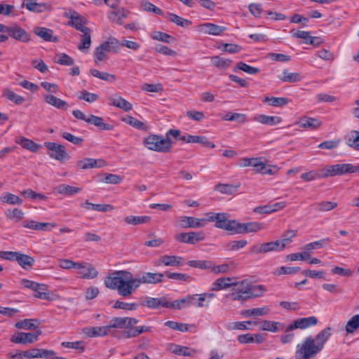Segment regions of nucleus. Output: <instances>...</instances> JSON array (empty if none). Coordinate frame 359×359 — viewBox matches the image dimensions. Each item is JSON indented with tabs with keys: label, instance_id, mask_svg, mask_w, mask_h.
<instances>
[{
	"label": "nucleus",
	"instance_id": "62",
	"mask_svg": "<svg viewBox=\"0 0 359 359\" xmlns=\"http://www.w3.org/2000/svg\"><path fill=\"white\" fill-rule=\"evenodd\" d=\"M165 325L170 327L172 330H178L180 332H187L189 331V325L186 323H180L175 321H167L165 323Z\"/></svg>",
	"mask_w": 359,
	"mask_h": 359
},
{
	"label": "nucleus",
	"instance_id": "64",
	"mask_svg": "<svg viewBox=\"0 0 359 359\" xmlns=\"http://www.w3.org/2000/svg\"><path fill=\"white\" fill-rule=\"evenodd\" d=\"M189 266L201 269H210L211 268V262L205 260H191L187 262Z\"/></svg>",
	"mask_w": 359,
	"mask_h": 359
},
{
	"label": "nucleus",
	"instance_id": "16",
	"mask_svg": "<svg viewBox=\"0 0 359 359\" xmlns=\"http://www.w3.org/2000/svg\"><path fill=\"white\" fill-rule=\"evenodd\" d=\"M138 323V320L135 318H114L111 319V323L108 325L109 330L111 328L127 329L132 327Z\"/></svg>",
	"mask_w": 359,
	"mask_h": 359
},
{
	"label": "nucleus",
	"instance_id": "44",
	"mask_svg": "<svg viewBox=\"0 0 359 359\" xmlns=\"http://www.w3.org/2000/svg\"><path fill=\"white\" fill-rule=\"evenodd\" d=\"M149 36L153 40L166 43H171L175 41V38L170 34L156 30L150 32Z\"/></svg>",
	"mask_w": 359,
	"mask_h": 359
},
{
	"label": "nucleus",
	"instance_id": "51",
	"mask_svg": "<svg viewBox=\"0 0 359 359\" xmlns=\"http://www.w3.org/2000/svg\"><path fill=\"white\" fill-rule=\"evenodd\" d=\"M168 301L165 298L148 297L144 302V305L148 308L157 309L159 306L165 307Z\"/></svg>",
	"mask_w": 359,
	"mask_h": 359
},
{
	"label": "nucleus",
	"instance_id": "37",
	"mask_svg": "<svg viewBox=\"0 0 359 359\" xmlns=\"http://www.w3.org/2000/svg\"><path fill=\"white\" fill-rule=\"evenodd\" d=\"M236 265V263L233 261H229L217 266H215L211 263L210 271L214 273H224L234 270Z\"/></svg>",
	"mask_w": 359,
	"mask_h": 359
},
{
	"label": "nucleus",
	"instance_id": "53",
	"mask_svg": "<svg viewBox=\"0 0 359 359\" xmlns=\"http://www.w3.org/2000/svg\"><path fill=\"white\" fill-rule=\"evenodd\" d=\"M50 350L33 348L25 351L26 358H47Z\"/></svg>",
	"mask_w": 359,
	"mask_h": 359
},
{
	"label": "nucleus",
	"instance_id": "20",
	"mask_svg": "<svg viewBox=\"0 0 359 359\" xmlns=\"http://www.w3.org/2000/svg\"><path fill=\"white\" fill-rule=\"evenodd\" d=\"M163 274L161 273H144L141 276L136 277L137 288L142 283L156 284L162 282Z\"/></svg>",
	"mask_w": 359,
	"mask_h": 359
},
{
	"label": "nucleus",
	"instance_id": "39",
	"mask_svg": "<svg viewBox=\"0 0 359 359\" xmlns=\"http://www.w3.org/2000/svg\"><path fill=\"white\" fill-rule=\"evenodd\" d=\"M165 308L181 310L184 308L190 306V299L189 295L185 297L177 299L175 301H168V303L165 304Z\"/></svg>",
	"mask_w": 359,
	"mask_h": 359
},
{
	"label": "nucleus",
	"instance_id": "26",
	"mask_svg": "<svg viewBox=\"0 0 359 359\" xmlns=\"http://www.w3.org/2000/svg\"><path fill=\"white\" fill-rule=\"evenodd\" d=\"M109 100L111 105L121 109L125 111H129L133 108L130 102L117 95L110 96Z\"/></svg>",
	"mask_w": 359,
	"mask_h": 359
},
{
	"label": "nucleus",
	"instance_id": "40",
	"mask_svg": "<svg viewBox=\"0 0 359 359\" xmlns=\"http://www.w3.org/2000/svg\"><path fill=\"white\" fill-rule=\"evenodd\" d=\"M82 34L80 38V43L78 45V49L80 51L85 52L89 49L91 45V30L90 28L86 31L81 32Z\"/></svg>",
	"mask_w": 359,
	"mask_h": 359
},
{
	"label": "nucleus",
	"instance_id": "59",
	"mask_svg": "<svg viewBox=\"0 0 359 359\" xmlns=\"http://www.w3.org/2000/svg\"><path fill=\"white\" fill-rule=\"evenodd\" d=\"M330 165H329L330 167ZM328 168V166L325 167L323 169L321 170V174L319 175L315 171H309L308 172H304L301 175V178L306 182H310L313 181L316 179L320 178V177H325L324 176L325 170ZM328 176H326L327 177Z\"/></svg>",
	"mask_w": 359,
	"mask_h": 359
},
{
	"label": "nucleus",
	"instance_id": "24",
	"mask_svg": "<svg viewBox=\"0 0 359 359\" xmlns=\"http://www.w3.org/2000/svg\"><path fill=\"white\" fill-rule=\"evenodd\" d=\"M184 259L180 256L163 255L157 261V265L165 266H179L183 264Z\"/></svg>",
	"mask_w": 359,
	"mask_h": 359
},
{
	"label": "nucleus",
	"instance_id": "47",
	"mask_svg": "<svg viewBox=\"0 0 359 359\" xmlns=\"http://www.w3.org/2000/svg\"><path fill=\"white\" fill-rule=\"evenodd\" d=\"M232 283V279L230 278H219L212 283L211 290L219 291L228 287H231Z\"/></svg>",
	"mask_w": 359,
	"mask_h": 359
},
{
	"label": "nucleus",
	"instance_id": "17",
	"mask_svg": "<svg viewBox=\"0 0 359 359\" xmlns=\"http://www.w3.org/2000/svg\"><path fill=\"white\" fill-rule=\"evenodd\" d=\"M180 140L186 143H199L207 148L215 147V144L205 136L187 135L180 137Z\"/></svg>",
	"mask_w": 359,
	"mask_h": 359
},
{
	"label": "nucleus",
	"instance_id": "5",
	"mask_svg": "<svg viewBox=\"0 0 359 359\" xmlns=\"http://www.w3.org/2000/svg\"><path fill=\"white\" fill-rule=\"evenodd\" d=\"M359 172V165H353L350 163L335 164L325 170L324 176L341 175L346 173Z\"/></svg>",
	"mask_w": 359,
	"mask_h": 359
},
{
	"label": "nucleus",
	"instance_id": "32",
	"mask_svg": "<svg viewBox=\"0 0 359 359\" xmlns=\"http://www.w3.org/2000/svg\"><path fill=\"white\" fill-rule=\"evenodd\" d=\"M111 51L107 45V43L103 41L98 46L94 53V61L96 64L99 62L104 60L107 57V53Z\"/></svg>",
	"mask_w": 359,
	"mask_h": 359
},
{
	"label": "nucleus",
	"instance_id": "56",
	"mask_svg": "<svg viewBox=\"0 0 359 359\" xmlns=\"http://www.w3.org/2000/svg\"><path fill=\"white\" fill-rule=\"evenodd\" d=\"M90 73L93 76H95L103 81L112 82L116 80L115 75L110 74L105 72H100L96 69H90Z\"/></svg>",
	"mask_w": 359,
	"mask_h": 359
},
{
	"label": "nucleus",
	"instance_id": "15",
	"mask_svg": "<svg viewBox=\"0 0 359 359\" xmlns=\"http://www.w3.org/2000/svg\"><path fill=\"white\" fill-rule=\"evenodd\" d=\"M4 30L2 32H7L13 39L22 42H28L30 40L29 35L25 29L18 25L7 27L4 25Z\"/></svg>",
	"mask_w": 359,
	"mask_h": 359
},
{
	"label": "nucleus",
	"instance_id": "41",
	"mask_svg": "<svg viewBox=\"0 0 359 359\" xmlns=\"http://www.w3.org/2000/svg\"><path fill=\"white\" fill-rule=\"evenodd\" d=\"M128 14V11L121 8L117 10L111 11L109 13V18L111 21L114 22L118 25H121L123 20L127 18Z\"/></svg>",
	"mask_w": 359,
	"mask_h": 359
},
{
	"label": "nucleus",
	"instance_id": "11",
	"mask_svg": "<svg viewBox=\"0 0 359 359\" xmlns=\"http://www.w3.org/2000/svg\"><path fill=\"white\" fill-rule=\"evenodd\" d=\"M41 332L39 329L35 333H25L18 332L12 335L11 341L15 344H32L38 339Z\"/></svg>",
	"mask_w": 359,
	"mask_h": 359
},
{
	"label": "nucleus",
	"instance_id": "28",
	"mask_svg": "<svg viewBox=\"0 0 359 359\" xmlns=\"http://www.w3.org/2000/svg\"><path fill=\"white\" fill-rule=\"evenodd\" d=\"M278 78L281 82L289 83L299 82L302 79L299 73L290 72L287 69H284Z\"/></svg>",
	"mask_w": 359,
	"mask_h": 359
},
{
	"label": "nucleus",
	"instance_id": "6",
	"mask_svg": "<svg viewBox=\"0 0 359 359\" xmlns=\"http://www.w3.org/2000/svg\"><path fill=\"white\" fill-rule=\"evenodd\" d=\"M44 146L48 149V155L52 158L59 161H63L69 158V155L62 144L55 142H46Z\"/></svg>",
	"mask_w": 359,
	"mask_h": 359
},
{
	"label": "nucleus",
	"instance_id": "31",
	"mask_svg": "<svg viewBox=\"0 0 359 359\" xmlns=\"http://www.w3.org/2000/svg\"><path fill=\"white\" fill-rule=\"evenodd\" d=\"M43 97H44L45 102L47 104L55 107L57 109L66 110L68 109L69 105L67 102L61 100L60 98H58V97L54 96L53 95H50V94L44 95Z\"/></svg>",
	"mask_w": 359,
	"mask_h": 359
},
{
	"label": "nucleus",
	"instance_id": "19",
	"mask_svg": "<svg viewBox=\"0 0 359 359\" xmlns=\"http://www.w3.org/2000/svg\"><path fill=\"white\" fill-rule=\"evenodd\" d=\"M76 270L79 277L85 279H93L98 274L95 268L87 263L79 262Z\"/></svg>",
	"mask_w": 359,
	"mask_h": 359
},
{
	"label": "nucleus",
	"instance_id": "27",
	"mask_svg": "<svg viewBox=\"0 0 359 359\" xmlns=\"http://www.w3.org/2000/svg\"><path fill=\"white\" fill-rule=\"evenodd\" d=\"M321 121L318 119L307 116L300 118L295 123L299 127L309 130H316L321 126Z\"/></svg>",
	"mask_w": 359,
	"mask_h": 359
},
{
	"label": "nucleus",
	"instance_id": "22",
	"mask_svg": "<svg viewBox=\"0 0 359 359\" xmlns=\"http://www.w3.org/2000/svg\"><path fill=\"white\" fill-rule=\"evenodd\" d=\"M262 228L260 223L252 222L247 223H241L238 221L236 228L233 233H245L257 232Z\"/></svg>",
	"mask_w": 359,
	"mask_h": 359
},
{
	"label": "nucleus",
	"instance_id": "8",
	"mask_svg": "<svg viewBox=\"0 0 359 359\" xmlns=\"http://www.w3.org/2000/svg\"><path fill=\"white\" fill-rule=\"evenodd\" d=\"M107 165V163L102 158H83L76 163V167L79 170L92 168H101Z\"/></svg>",
	"mask_w": 359,
	"mask_h": 359
},
{
	"label": "nucleus",
	"instance_id": "61",
	"mask_svg": "<svg viewBox=\"0 0 359 359\" xmlns=\"http://www.w3.org/2000/svg\"><path fill=\"white\" fill-rule=\"evenodd\" d=\"M34 321L35 320L34 319H25L17 322L15 324V327L18 329H22L27 330H31L32 328L38 330L39 327L34 325Z\"/></svg>",
	"mask_w": 359,
	"mask_h": 359
},
{
	"label": "nucleus",
	"instance_id": "21",
	"mask_svg": "<svg viewBox=\"0 0 359 359\" xmlns=\"http://www.w3.org/2000/svg\"><path fill=\"white\" fill-rule=\"evenodd\" d=\"M178 225L183 229L188 228H202V220L200 218H196L189 216H182L177 219Z\"/></svg>",
	"mask_w": 359,
	"mask_h": 359
},
{
	"label": "nucleus",
	"instance_id": "43",
	"mask_svg": "<svg viewBox=\"0 0 359 359\" xmlns=\"http://www.w3.org/2000/svg\"><path fill=\"white\" fill-rule=\"evenodd\" d=\"M0 201L9 205H21L23 202L22 199L18 196L10 192H6L1 194Z\"/></svg>",
	"mask_w": 359,
	"mask_h": 359
},
{
	"label": "nucleus",
	"instance_id": "14",
	"mask_svg": "<svg viewBox=\"0 0 359 359\" xmlns=\"http://www.w3.org/2000/svg\"><path fill=\"white\" fill-rule=\"evenodd\" d=\"M32 291L36 292L35 297L47 301H55L59 299L60 296L53 292L48 291V286L46 284L36 283V288Z\"/></svg>",
	"mask_w": 359,
	"mask_h": 359
},
{
	"label": "nucleus",
	"instance_id": "18",
	"mask_svg": "<svg viewBox=\"0 0 359 359\" xmlns=\"http://www.w3.org/2000/svg\"><path fill=\"white\" fill-rule=\"evenodd\" d=\"M87 19L77 12L73 11L70 14L68 25L74 27L80 32L86 31L88 27H86Z\"/></svg>",
	"mask_w": 359,
	"mask_h": 359
},
{
	"label": "nucleus",
	"instance_id": "9",
	"mask_svg": "<svg viewBox=\"0 0 359 359\" xmlns=\"http://www.w3.org/2000/svg\"><path fill=\"white\" fill-rule=\"evenodd\" d=\"M196 30L203 34L221 36L226 30V27L210 22H205L196 26Z\"/></svg>",
	"mask_w": 359,
	"mask_h": 359
},
{
	"label": "nucleus",
	"instance_id": "55",
	"mask_svg": "<svg viewBox=\"0 0 359 359\" xmlns=\"http://www.w3.org/2000/svg\"><path fill=\"white\" fill-rule=\"evenodd\" d=\"M6 217L15 222H18L24 217V212L18 208L8 209L5 212Z\"/></svg>",
	"mask_w": 359,
	"mask_h": 359
},
{
	"label": "nucleus",
	"instance_id": "29",
	"mask_svg": "<svg viewBox=\"0 0 359 359\" xmlns=\"http://www.w3.org/2000/svg\"><path fill=\"white\" fill-rule=\"evenodd\" d=\"M168 350L174 354L184 356H194L196 351L191 348L182 346L180 345L171 344L168 346Z\"/></svg>",
	"mask_w": 359,
	"mask_h": 359
},
{
	"label": "nucleus",
	"instance_id": "10",
	"mask_svg": "<svg viewBox=\"0 0 359 359\" xmlns=\"http://www.w3.org/2000/svg\"><path fill=\"white\" fill-rule=\"evenodd\" d=\"M238 221L236 219H229V215L226 213H217L215 226L222 229L227 231L234 233Z\"/></svg>",
	"mask_w": 359,
	"mask_h": 359
},
{
	"label": "nucleus",
	"instance_id": "50",
	"mask_svg": "<svg viewBox=\"0 0 359 359\" xmlns=\"http://www.w3.org/2000/svg\"><path fill=\"white\" fill-rule=\"evenodd\" d=\"M248 242L246 240L229 241L224 244L225 250L229 251H236L243 248Z\"/></svg>",
	"mask_w": 359,
	"mask_h": 359
},
{
	"label": "nucleus",
	"instance_id": "30",
	"mask_svg": "<svg viewBox=\"0 0 359 359\" xmlns=\"http://www.w3.org/2000/svg\"><path fill=\"white\" fill-rule=\"evenodd\" d=\"M22 7L28 11L36 13H43L50 9V5L46 3H36V1H23Z\"/></svg>",
	"mask_w": 359,
	"mask_h": 359
},
{
	"label": "nucleus",
	"instance_id": "25",
	"mask_svg": "<svg viewBox=\"0 0 359 359\" xmlns=\"http://www.w3.org/2000/svg\"><path fill=\"white\" fill-rule=\"evenodd\" d=\"M107 325L100 327H87L83 329L82 332L88 337H100L107 335L109 332Z\"/></svg>",
	"mask_w": 359,
	"mask_h": 359
},
{
	"label": "nucleus",
	"instance_id": "52",
	"mask_svg": "<svg viewBox=\"0 0 359 359\" xmlns=\"http://www.w3.org/2000/svg\"><path fill=\"white\" fill-rule=\"evenodd\" d=\"M314 209L318 212H327L334 209L337 203L334 201H320L313 204Z\"/></svg>",
	"mask_w": 359,
	"mask_h": 359
},
{
	"label": "nucleus",
	"instance_id": "49",
	"mask_svg": "<svg viewBox=\"0 0 359 359\" xmlns=\"http://www.w3.org/2000/svg\"><path fill=\"white\" fill-rule=\"evenodd\" d=\"M267 313V308H254L241 311V315L245 318H250L252 316H264L266 315Z\"/></svg>",
	"mask_w": 359,
	"mask_h": 359
},
{
	"label": "nucleus",
	"instance_id": "57",
	"mask_svg": "<svg viewBox=\"0 0 359 359\" xmlns=\"http://www.w3.org/2000/svg\"><path fill=\"white\" fill-rule=\"evenodd\" d=\"M256 325L255 322L252 321H241V322H233L227 325L226 327L230 330H250V328L248 325Z\"/></svg>",
	"mask_w": 359,
	"mask_h": 359
},
{
	"label": "nucleus",
	"instance_id": "7",
	"mask_svg": "<svg viewBox=\"0 0 359 359\" xmlns=\"http://www.w3.org/2000/svg\"><path fill=\"white\" fill-rule=\"evenodd\" d=\"M177 241L186 244L194 245L205 239V234L203 231H189L180 233L175 235Z\"/></svg>",
	"mask_w": 359,
	"mask_h": 359
},
{
	"label": "nucleus",
	"instance_id": "13",
	"mask_svg": "<svg viewBox=\"0 0 359 359\" xmlns=\"http://www.w3.org/2000/svg\"><path fill=\"white\" fill-rule=\"evenodd\" d=\"M318 323V318L315 316L297 318L291 324L287 326V331H292L294 329L304 330L309 327L314 326Z\"/></svg>",
	"mask_w": 359,
	"mask_h": 359
},
{
	"label": "nucleus",
	"instance_id": "36",
	"mask_svg": "<svg viewBox=\"0 0 359 359\" xmlns=\"http://www.w3.org/2000/svg\"><path fill=\"white\" fill-rule=\"evenodd\" d=\"M34 33L46 41H57V37L53 34V31L50 29L42 27H36L33 30Z\"/></svg>",
	"mask_w": 359,
	"mask_h": 359
},
{
	"label": "nucleus",
	"instance_id": "58",
	"mask_svg": "<svg viewBox=\"0 0 359 359\" xmlns=\"http://www.w3.org/2000/svg\"><path fill=\"white\" fill-rule=\"evenodd\" d=\"M359 327V314L354 315L350 318L345 326V330L348 334L353 333Z\"/></svg>",
	"mask_w": 359,
	"mask_h": 359
},
{
	"label": "nucleus",
	"instance_id": "46",
	"mask_svg": "<svg viewBox=\"0 0 359 359\" xmlns=\"http://www.w3.org/2000/svg\"><path fill=\"white\" fill-rule=\"evenodd\" d=\"M86 123L94 125L100 130H109L112 128L111 125L104 123L102 118L94 115L88 116V120H86Z\"/></svg>",
	"mask_w": 359,
	"mask_h": 359
},
{
	"label": "nucleus",
	"instance_id": "35",
	"mask_svg": "<svg viewBox=\"0 0 359 359\" xmlns=\"http://www.w3.org/2000/svg\"><path fill=\"white\" fill-rule=\"evenodd\" d=\"M344 140L348 147L359 151V131L351 130L345 135Z\"/></svg>",
	"mask_w": 359,
	"mask_h": 359
},
{
	"label": "nucleus",
	"instance_id": "3",
	"mask_svg": "<svg viewBox=\"0 0 359 359\" xmlns=\"http://www.w3.org/2000/svg\"><path fill=\"white\" fill-rule=\"evenodd\" d=\"M142 144L149 150L158 153H168L171 150L172 142L170 137L149 134L143 138Z\"/></svg>",
	"mask_w": 359,
	"mask_h": 359
},
{
	"label": "nucleus",
	"instance_id": "12",
	"mask_svg": "<svg viewBox=\"0 0 359 359\" xmlns=\"http://www.w3.org/2000/svg\"><path fill=\"white\" fill-rule=\"evenodd\" d=\"M297 234V231H287L279 240L271 242V251H280L286 246L289 245L292 242V238Z\"/></svg>",
	"mask_w": 359,
	"mask_h": 359
},
{
	"label": "nucleus",
	"instance_id": "48",
	"mask_svg": "<svg viewBox=\"0 0 359 359\" xmlns=\"http://www.w3.org/2000/svg\"><path fill=\"white\" fill-rule=\"evenodd\" d=\"M3 96L6 97L8 100L16 104H21L25 101L24 97L15 93L13 90L9 88H5L3 90Z\"/></svg>",
	"mask_w": 359,
	"mask_h": 359
},
{
	"label": "nucleus",
	"instance_id": "38",
	"mask_svg": "<svg viewBox=\"0 0 359 359\" xmlns=\"http://www.w3.org/2000/svg\"><path fill=\"white\" fill-rule=\"evenodd\" d=\"M15 142L20 144L22 148L26 149L32 152H36L41 145L35 143L32 140L25 137H20L15 140Z\"/></svg>",
	"mask_w": 359,
	"mask_h": 359
},
{
	"label": "nucleus",
	"instance_id": "45",
	"mask_svg": "<svg viewBox=\"0 0 359 359\" xmlns=\"http://www.w3.org/2000/svg\"><path fill=\"white\" fill-rule=\"evenodd\" d=\"M165 18L168 21L173 22L181 27H187L191 25V22L190 20L172 13H168Z\"/></svg>",
	"mask_w": 359,
	"mask_h": 359
},
{
	"label": "nucleus",
	"instance_id": "23",
	"mask_svg": "<svg viewBox=\"0 0 359 359\" xmlns=\"http://www.w3.org/2000/svg\"><path fill=\"white\" fill-rule=\"evenodd\" d=\"M213 293H202V294H196L189 295L190 299V306H194L196 307H203L208 306L209 301H208L207 304H205V302L207 299H210L214 297Z\"/></svg>",
	"mask_w": 359,
	"mask_h": 359
},
{
	"label": "nucleus",
	"instance_id": "1",
	"mask_svg": "<svg viewBox=\"0 0 359 359\" xmlns=\"http://www.w3.org/2000/svg\"><path fill=\"white\" fill-rule=\"evenodd\" d=\"M331 327H327L313 338L306 337L302 344L297 346L295 359H311L324 348L326 341L332 335Z\"/></svg>",
	"mask_w": 359,
	"mask_h": 359
},
{
	"label": "nucleus",
	"instance_id": "42",
	"mask_svg": "<svg viewBox=\"0 0 359 359\" xmlns=\"http://www.w3.org/2000/svg\"><path fill=\"white\" fill-rule=\"evenodd\" d=\"M121 121L137 130L144 131L148 130L147 126L144 122L131 116H126L121 118Z\"/></svg>",
	"mask_w": 359,
	"mask_h": 359
},
{
	"label": "nucleus",
	"instance_id": "2",
	"mask_svg": "<svg viewBox=\"0 0 359 359\" xmlns=\"http://www.w3.org/2000/svg\"><path fill=\"white\" fill-rule=\"evenodd\" d=\"M136 277L126 270L115 271L111 273L104 280V285L111 290H115L118 294L128 297L137 289Z\"/></svg>",
	"mask_w": 359,
	"mask_h": 359
},
{
	"label": "nucleus",
	"instance_id": "33",
	"mask_svg": "<svg viewBox=\"0 0 359 359\" xmlns=\"http://www.w3.org/2000/svg\"><path fill=\"white\" fill-rule=\"evenodd\" d=\"M16 262L22 269L30 270L34 264L35 259L28 255L19 252L16 257Z\"/></svg>",
	"mask_w": 359,
	"mask_h": 359
},
{
	"label": "nucleus",
	"instance_id": "63",
	"mask_svg": "<svg viewBox=\"0 0 359 359\" xmlns=\"http://www.w3.org/2000/svg\"><path fill=\"white\" fill-rule=\"evenodd\" d=\"M141 90L149 93H159L163 91V88L161 83H144L141 86Z\"/></svg>",
	"mask_w": 359,
	"mask_h": 359
},
{
	"label": "nucleus",
	"instance_id": "34",
	"mask_svg": "<svg viewBox=\"0 0 359 359\" xmlns=\"http://www.w3.org/2000/svg\"><path fill=\"white\" fill-rule=\"evenodd\" d=\"M81 187H73L67 184H62L55 188V191L60 194L71 196L79 193Z\"/></svg>",
	"mask_w": 359,
	"mask_h": 359
},
{
	"label": "nucleus",
	"instance_id": "4",
	"mask_svg": "<svg viewBox=\"0 0 359 359\" xmlns=\"http://www.w3.org/2000/svg\"><path fill=\"white\" fill-rule=\"evenodd\" d=\"M250 282L243 280L233 282L231 289V298L234 301H245L249 299Z\"/></svg>",
	"mask_w": 359,
	"mask_h": 359
},
{
	"label": "nucleus",
	"instance_id": "60",
	"mask_svg": "<svg viewBox=\"0 0 359 359\" xmlns=\"http://www.w3.org/2000/svg\"><path fill=\"white\" fill-rule=\"evenodd\" d=\"M55 61L59 65L70 66L74 62L72 57L65 53H58L55 55Z\"/></svg>",
	"mask_w": 359,
	"mask_h": 359
},
{
	"label": "nucleus",
	"instance_id": "54",
	"mask_svg": "<svg viewBox=\"0 0 359 359\" xmlns=\"http://www.w3.org/2000/svg\"><path fill=\"white\" fill-rule=\"evenodd\" d=\"M151 220L149 216H127L124 218L126 224L132 225H137L141 224L147 223Z\"/></svg>",
	"mask_w": 359,
	"mask_h": 359
}]
</instances>
